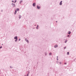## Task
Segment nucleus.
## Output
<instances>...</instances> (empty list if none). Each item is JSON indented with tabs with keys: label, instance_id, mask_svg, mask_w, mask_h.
Segmentation results:
<instances>
[{
	"label": "nucleus",
	"instance_id": "nucleus-1",
	"mask_svg": "<svg viewBox=\"0 0 76 76\" xmlns=\"http://www.w3.org/2000/svg\"><path fill=\"white\" fill-rule=\"evenodd\" d=\"M36 4H35V3H34L33 4V6H34V7H35V6Z\"/></svg>",
	"mask_w": 76,
	"mask_h": 76
},
{
	"label": "nucleus",
	"instance_id": "nucleus-2",
	"mask_svg": "<svg viewBox=\"0 0 76 76\" xmlns=\"http://www.w3.org/2000/svg\"><path fill=\"white\" fill-rule=\"evenodd\" d=\"M15 39H18V37L16 36L14 37Z\"/></svg>",
	"mask_w": 76,
	"mask_h": 76
},
{
	"label": "nucleus",
	"instance_id": "nucleus-3",
	"mask_svg": "<svg viewBox=\"0 0 76 76\" xmlns=\"http://www.w3.org/2000/svg\"><path fill=\"white\" fill-rule=\"evenodd\" d=\"M37 9H40V7H39V6H37Z\"/></svg>",
	"mask_w": 76,
	"mask_h": 76
},
{
	"label": "nucleus",
	"instance_id": "nucleus-4",
	"mask_svg": "<svg viewBox=\"0 0 76 76\" xmlns=\"http://www.w3.org/2000/svg\"><path fill=\"white\" fill-rule=\"evenodd\" d=\"M17 12V10H15V11L14 12V14L15 15H16V13Z\"/></svg>",
	"mask_w": 76,
	"mask_h": 76
},
{
	"label": "nucleus",
	"instance_id": "nucleus-5",
	"mask_svg": "<svg viewBox=\"0 0 76 76\" xmlns=\"http://www.w3.org/2000/svg\"><path fill=\"white\" fill-rule=\"evenodd\" d=\"M25 41H26L27 42H29V41H28V40H27V39H25Z\"/></svg>",
	"mask_w": 76,
	"mask_h": 76
},
{
	"label": "nucleus",
	"instance_id": "nucleus-6",
	"mask_svg": "<svg viewBox=\"0 0 76 76\" xmlns=\"http://www.w3.org/2000/svg\"><path fill=\"white\" fill-rule=\"evenodd\" d=\"M62 1H61L60 3V5H62Z\"/></svg>",
	"mask_w": 76,
	"mask_h": 76
},
{
	"label": "nucleus",
	"instance_id": "nucleus-7",
	"mask_svg": "<svg viewBox=\"0 0 76 76\" xmlns=\"http://www.w3.org/2000/svg\"><path fill=\"white\" fill-rule=\"evenodd\" d=\"M57 47V45H55V46H54L55 48H56Z\"/></svg>",
	"mask_w": 76,
	"mask_h": 76
},
{
	"label": "nucleus",
	"instance_id": "nucleus-8",
	"mask_svg": "<svg viewBox=\"0 0 76 76\" xmlns=\"http://www.w3.org/2000/svg\"><path fill=\"white\" fill-rule=\"evenodd\" d=\"M37 29H38V25H37V26L36 27Z\"/></svg>",
	"mask_w": 76,
	"mask_h": 76
},
{
	"label": "nucleus",
	"instance_id": "nucleus-9",
	"mask_svg": "<svg viewBox=\"0 0 76 76\" xmlns=\"http://www.w3.org/2000/svg\"><path fill=\"white\" fill-rule=\"evenodd\" d=\"M67 55H69V52H68L67 53Z\"/></svg>",
	"mask_w": 76,
	"mask_h": 76
},
{
	"label": "nucleus",
	"instance_id": "nucleus-10",
	"mask_svg": "<svg viewBox=\"0 0 76 76\" xmlns=\"http://www.w3.org/2000/svg\"><path fill=\"white\" fill-rule=\"evenodd\" d=\"M71 32H70V31H69L68 34H70Z\"/></svg>",
	"mask_w": 76,
	"mask_h": 76
},
{
	"label": "nucleus",
	"instance_id": "nucleus-11",
	"mask_svg": "<svg viewBox=\"0 0 76 76\" xmlns=\"http://www.w3.org/2000/svg\"><path fill=\"white\" fill-rule=\"evenodd\" d=\"M13 7H15V4H13Z\"/></svg>",
	"mask_w": 76,
	"mask_h": 76
},
{
	"label": "nucleus",
	"instance_id": "nucleus-12",
	"mask_svg": "<svg viewBox=\"0 0 76 76\" xmlns=\"http://www.w3.org/2000/svg\"><path fill=\"white\" fill-rule=\"evenodd\" d=\"M22 1H23L22 0L20 1V3H22Z\"/></svg>",
	"mask_w": 76,
	"mask_h": 76
},
{
	"label": "nucleus",
	"instance_id": "nucleus-13",
	"mask_svg": "<svg viewBox=\"0 0 76 76\" xmlns=\"http://www.w3.org/2000/svg\"><path fill=\"white\" fill-rule=\"evenodd\" d=\"M20 18H21V16L20 15L19 16V19H20Z\"/></svg>",
	"mask_w": 76,
	"mask_h": 76
},
{
	"label": "nucleus",
	"instance_id": "nucleus-14",
	"mask_svg": "<svg viewBox=\"0 0 76 76\" xmlns=\"http://www.w3.org/2000/svg\"><path fill=\"white\" fill-rule=\"evenodd\" d=\"M52 54V53H49V55H50V56H51V55Z\"/></svg>",
	"mask_w": 76,
	"mask_h": 76
},
{
	"label": "nucleus",
	"instance_id": "nucleus-15",
	"mask_svg": "<svg viewBox=\"0 0 76 76\" xmlns=\"http://www.w3.org/2000/svg\"><path fill=\"white\" fill-rule=\"evenodd\" d=\"M19 9L18 8L17 9V11H19Z\"/></svg>",
	"mask_w": 76,
	"mask_h": 76
},
{
	"label": "nucleus",
	"instance_id": "nucleus-16",
	"mask_svg": "<svg viewBox=\"0 0 76 76\" xmlns=\"http://www.w3.org/2000/svg\"><path fill=\"white\" fill-rule=\"evenodd\" d=\"M18 41V39H16L15 40V42H16V41Z\"/></svg>",
	"mask_w": 76,
	"mask_h": 76
},
{
	"label": "nucleus",
	"instance_id": "nucleus-17",
	"mask_svg": "<svg viewBox=\"0 0 76 76\" xmlns=\"http://www.w3.org/2000/svg\"><path fill=\"white\" fill-rule=\"evenodd\" d=\"M27 76H29V74H27Z\"/></svg>",
	"mask_w": 76,
	"mask_h": 76
},
{
	"label": "nucleus",
	"instance_id": "nucleus-18",
	"mask_svg": "<svg viewBox=\"0 0 76 76\" xmlns=\"http://www.w3.org/2000/svg\"><path fill=\"white\" fill-rule=\"evenodd\" d=\"M59 64H61V62H59Z\"/></svg>",
	"mask_w": 76,
	"mask_h": 76
},
{
	"label": "nucleus",
	"instance_id": "nucleus-19",
	"mask_svg": "<svg viewBox=\"0 0 76 76\" xmlns=\"http://www.w3.org/2000/svg\"><path fill=\"white\" fill-rule=\"evenodd\" d=\"M64 64H65V65L66 64H67V63H64Z\"/></svg>",
	"mask_w": 76,
	"mask_h": 76
},
{
	"label": "nucleus",
	"instance_id": "nucleus-20",
	"mask_svg": "<svg viewBox=\"0 0 76 76\" xmlns=\"http://www.w3.org/2000/svg\"><path fill=\"white\" fill-rule=\"evenodd\" d=\"M66 47H64V49H66Z\"/></svg>",
	"mask_w": 76,
	"mask_h": 76
},
{
	"label": "nucleus",
	"instance_id": "nucleus-21",
	"mask_svg": "<svg viewBox=\"0 0 76 76\" xmlns=\"http://www.w3.org/2000/svg\"><path fill=\"white\" fill-rule=\"evenodd\" d=\"M16 0H15V1L14 3H16Z\"/></svg>",
	"mask_w": 76,
	"mask_h": 76
},
{
	"label": "nucleus",
	"instance_id": "nucleus-22",
	"mask_svg": "<svg viewBox=\"0 0 76 76\" xmlns=\"http://www.w3.org/2000/svg\"><path fill=\"white\" fill-rule=\"evenodd\" d=\"M67 42V41H65V43H66Z\"/></svg>",
	"mask_w": 76,
	"mask_h": 76
},
{
	"label": "nucleus",
	"instance_id": "nucleus-23",
	"mask_svg": "<svg viewBox=\"0 0 76 76\" xmlns=\"http://www.w3.org/2000/svg\"><path fill=\"white\" fill-rule=\"evenodd\" d=\"M2 48V46H1L0 47V48Z\"/></svg>",
	"mask_w": 76,
	"mask_h": 76
},
{
	"label": "nucleus",
	"instance_id": "nucleus-24",
	"mask_svg": "<svg viewBox=\"0 0 76 76\" xmlns=\"http://www.w3.org/2000/svg\"><path fill=\"white\" fill-rule=\"evenodd\" d=\"M20 39H19V41H20Z\"/></svg>",
	"mask_w": 76,
	"mask_h": 76
},
{
	"label": "nucleus",
	"instance_id": "nucleus-25",
	"mask_svg": "<svg viewBox=\"0 0 76 76\" xmlns=\"http://www.w3.org/2000/svg\"><path fill=\"white\" fill-rule=\"evenodd\" d=\"M57 60H58V58H57Z\"/></svg>",
	"mask_w": 76,
	"mask_h": 76
},
{
	"label": "nucleus",
	"instance_id": "nucleus-26",
	"mask_svg": "<svg viewBox=\"0 0 76 76\" xmlns=\"http://www.w3.org/2000/svg\"><path fill=\"white\" fill-rule=\"evenodd\" d=\"M12 2H14V1H12Z\"/></svg>",
	"mask_w": 76,
	"mask_h": 76
},
{
	"label": "nucleus",
	"instance_id": "nucleus-27",
	"mask_svg": "<svg viewBox=\"0 0 76 76\" xmlns=\"http://www.w3.org/2000/svg\"><path fill=\"white\" fill-rule=\"evenodd\" d=\"M69 37V35H68V37Z\"/></svg>",
	"mask_w": 76,
	"mask_h": 76
},
{
	"label": "nucleus",
	"instance_id": "nucleus-28",
	"mask_svg": "<svg viewBox=\"0 0 76 76\" xmlns=\"http://www.w3.org/2000/svg\"><path fill=\"white\" fill-rule=\"evenodd\" d=\"M12 67V66H10V68H11Z\"/></svg>",
	"mask_w": 76,
	"mask_h": 76
},
{
	"label": "nucleus",
	"instance_id": "nucleus-29",
	"mask_svg": "<svg viewBox=\"0 0 76 76\" xmlns=\"http://www.w3.org/2000/svg\"><path fill=\"white\" fill-rule=\"evenodd\" d=\"M57 58H58V56H57Z\"/></svg>",
	"mask_w": 76,
	"mask_h": 76
},
{
	"label": "nucleus",
	"instance_id": "nucleus-30",
	"mask_svg": "<svg viewBox=\"0 0 76 76\" xmlns=\"http://www.w3.org/2000/svg\"><path fill=\"white\" fill-rule=\"evenodd\" d=\"M56 22H57V21H56Z\"/></svg>",
	"mask_w": 76,
	"mask_h": 76
}]
</instances>
